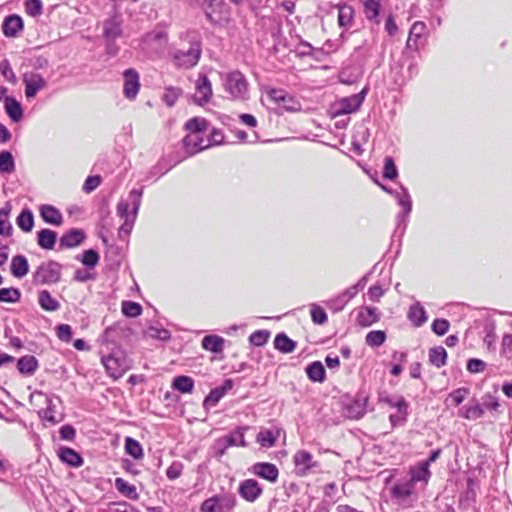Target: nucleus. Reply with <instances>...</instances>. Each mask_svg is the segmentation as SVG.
Returning a JSON list of instances; mask_svg holds the SVG:
<instances>
[{
	"label": "nucleus",
	"instance_id": "15",
	"mask_svg": "<svg viewBox=\"0 0 512 512\" xmlns=\"http://www.w3.org/2000/svg\"><path fill=\"white\" fill-rule=\"evenodd\" d=\"M262 492V487L255 479H246L242 481L238 488L239 495L248 502L256 501Z\"/></svg>",
	"mask_w": 512,
	"mask_h": 512
},
{
	"label": "nucleus",
	"instance_id": "29",
	"mask_svg": "<svg viewBox=\"0 0 512 512\" xmlns=\"http://www.w3.org/2000/svg\"><path fill=\"white\" fill-rule=\"evenodd\" d=\"M408 319L416 327L422 326L427 321L426 311L419 302H416L410 306L408 311Z\"/></svg>",
	"mask_w": 512,
	"mask_h": 512
},
{
	"label": "nucleus",
	"instance_id": "35",
	"mask_svg": "<svg viewBox=\"0 0 512 512\" xmlns=\"http://www.w3.org/2000/svg\"><path fill=\"white\" fill-rule=\"evenodd\" d=\"M426 30V25L424 22L417 21L415 22L409 32L407 46L409 48H417L418 40L424 35Z\"/></svg>",
	"mask_w": 512,
	"mask_h": 512
},
{
	"label": "nucleus",
	"instance_id": "21",
	"mask_svg": "<svg viewBox=\"0 0 512 512\" xmlns=\"http://www.w3.org/2000/svg\"><path fill=\"white\" fill-rule=\"evenodd\" d=\"M281 434L282 430L275 426L269 429H262L257 434L256 441L262 447L270 448L275 445Z\"/></svg>",
	"mask_w": 512,
	"mask_h": 512
},
{
	"label": "nucleus",
	"instance_id": "1",
	"mask_svg": "<svg viewBox=\"0 0 512 512\" xmlns=\"http://www.w3.org/2000/svg\"><path fill=\"white\" fill-rule=\"evenodd\" d=\"M143 189H132L126 199H121L117 204V215L124 220L118 231L120 238L127 237L136 221L141 205Z\"/></svg>",
	"mask_w": 512,
	"mask_h": 512
},
{
	"label": "nucleus",
	"instance_id": "4",
	"mask_svg": "<svg viewBox=\"0 0 512 512\" xmlns=\"http://www.w3.org/2000/svg\"><path fill=\"white\" fill-rule=\"evenodd\" d=\"M368 93V87H364L359 93L342 97L335 101L329 109L331 118H336L341 115H347L359 110L363 104L365 97Z\"/></svg>",
	"mask_w": 512,
	"mask_h": 512
},
{
	"label": "nucleus",
	"instance_id": "62",
	"mask_svg": "<svg viewBox=\"0 0 512 512\" xmlns=\"http://www.w3.org/2000/svg\"><path fill=\"white\" fill-rule=\"evenodd\" d=\"M181 95V89L175 87H168L165 89V93L163 95V101L168 106H173L177 101L178 97Z\"/></svg>",
	"mask_w": 512,
	"mask_h": 512
},
{
	"label": "nucleus",
	"instance_id": "20",
	"mask_svg": "<svg viewBox=\"0 0 512 512\" xmlns=\"http://www.w3.org/2000/svg\"><path fill=\"white\" fill-rule=\"evenodd\" d=\"M252 473L272 483L276 482L279 476L277 467L274 464L268 462L255 463L252 466Z\"/></svg>",
	"mask_w": 512,
	"mask_h": 512
},
{
	"label": "nucleus",
	"instance_id": "46",
	"mask_svg": "<svg viewBox=\"0 0 512 512\" xmlns=\"http://www.w3.org/2000/svg\"><path fill=\"white\" fill-rule=\"evenodd\" d=\"M125 450L126 453L132 456L134 459H141L143 457V449L141 444L131 437H127L125 439Z\"/></svg>",
	"mask_w": 512,
	"mask_h": 512
},
{
	"label": "nucleus",
	"instance_id": "50",
	"mask_svg": "<svg viewBox=\"0 0 512 512\" xmlns=\"http://www.w3.org/2000/svg\"><path fill=\"white\" fill-rule=\"evenodd\" d=\"M247 429H248L247 427H237L233 432H231L229 435H226L224 437L226 440L233 441L231 446L246 447L247 443L245 441L244 434Z\"/></svg>",
	"mask_w": 512,
	"mask_h": 512
},
{
	"label": "nucleus",
	"instance_id": "11",
	"mask_svg": "<svg viewBox=\"0 0 512 512\" xmlns=\"http://www.w3.org/2000/svg\"><path fill=\"white\" fill-rule=\"evenodd\" d=\"M213 95L212 84L205 74L200 73L195 82V93L193 101L199 106H203L210 102Z\"/></svg>",
	"mask_w": 512,
	"mask_h": 512
},
{
	"label": "nucleus",
	"instance_id": "30",
	"mask_svg": "<svg viewBox=\"0 0 512 512\" xmlns=\"http://www.w3.org/2000/svg\"><path fill=\"white\" fill-rule=\"evenodd\" d=\"M395 408H397V413L391 414L389 417L393 427L397 425H402L406 421V416L408 413V404L402 397H400L397 399Z\"/></svg>",
	"mask_w": 512,
	"mask_h": 512
},
{
	"label": "nucleus",
	"instance_id": "55",
	"mask_svg": "<svg viewBox=\"0 0 512 512\" xmlns=\"http://www.w3.org/2000/svg\"><path fill=\"white\" fill-rule=\"evenodd\" d=\"M0 73L9 83L13 85L17 83V77L14 71L12 70L8 59H3L0 62Z\"/></svg>",
	"mask_w": 512,
	"mask_h": 512
},
{
	"label": "nucleus",
	"instance_id": "8",
	"mask_svg": "<svg viewBox=\"0 0 512 512\" xmlns=\"http://www.w3.org/2000/svg\"><path fill=\"white\" fill-rule=\"evenodd\" d=\"M201 57V44L199 41L190 43L187 50L178 49L174 52L173 59L177 67L189 69L197 65Z\"/></svg>",
	"mask_w": 512,
	"mask_h": 512
},
{
	"label": "nucleus",
	"instance_id": "17",
	"mask_svg": "<svg viewBox=\"0 0 512 512\" xmlns=\"http://www.w3.org/2000/svg\"><path fill=\"white\" fill-rule=\"evenodd\" d=\"M124 87L123 92L126 98L134 99L140 88L139 74L134 69H127L123 73Z\"/></svg>",
	"mask_w": 512,
	"mask_h": 512
},
{
	"label": "nucleus",
	"instance_id": "2",
	"mask_svg": "<svg viewBox=\"0 0 512 512\" xmlns=\"http://www.w3.org/2000/svg\"><path fill=\"white\" fill-rule=\"evenodd\" d=\"M222 86L228 99L245 101L249 95V84L239 70H234L221 75Z\"/></svg>",
	"mask_w": 512,
	"mask_h": 512
},
{
	"label": "nucleus",
	"instance_id": "28",
	"mask_svg": "<svg viewBox=\"0 0 512 512\" xmlns=\"http://www.w3.org/2000/svg\"><path fill=\"white\" fill-rule=\"evenodd\" d=\"M38 366V360L32 355H25L17 361V369L23 375H33Z\"/></svg>",
	"mask_w": 512,
	"mask_h": 512
},
{
	"label": "nucleus",
	"instance_id": "38",
	"mask_svg": "<svg viewBox=\"0 0 512 512\" xmlns=\"http://www.w3.org/2000/svg\"><path fill=\"white\" fill-rule=\"evenodd\" d=\"M12 206L9 202H6L0 209V235H10L12 226L8 220Z\"/></svg>",
	"mask_w": 512,
	"mask_h": 512
},
{
	"label": "nucleus",
	"instance_id": "19",
	"mask_svg": "<svg viewBox=\"0 0 512 512\" xmlns=\"http://www.w3.org/2000/svg\"><path fill=\"white\" fill-rule=\"evenodd\" d=\"M413 493L414 485L408 480L396 483L391 490L392 497L402 505L410 504V498Z\"/></svg>",
	"mask_w": 512,
	"mask_h": 512
},
{
	"label": "nucleus",
	"instance_id": "18",
	"mask_svg": "<svg viewBox=\"0 0 512 512\" xmlns=\"http://www.w3.org/2000/svg\"><path fill=\"white\" fill-rule=\"evenodd\" d=\"M206 139L200 133H188L183 139V146L187 156H192L206 148Z\"/></svg>",
	"mask_w": 512,
	"mask_h": 512
},
{
	"label": "nucleus",
	"instance_id": "44",
	"mask_svg": "<svg viewBox=\"0 0 512 512\" xmlns=\"http://www.w3.org/2000/svg\"><path fill=\"white\" fill-rule=\"evenodd\" d=\"M185 128L188 133L204 134L207 131L208 122L204 118L194 117L186 122Z\"/></svg>",
	"mask_w": 512,
	"mask_h": 512
},
{
	"label": "nucleus",
	"instance_id": "61",
	"mask_svg": "<svg viewBox=\"0 0 512 512\" xmlns=\"http://www.w3.org/2000/svg\"><path fill=\"white\" fill-rule=\"evenodd\" d=\"M449 321L444 318H437L433 321L431 328L432 331L439 336H443L449 330Z\"/></svg>",
	"mask_w": 512,
	"mask_h": 512
},
{
	"label": "nucleus",
	"instance_id": "42",
	"mask_svg": "<svg viewBox=\"0 0 512 512\" xmlns=\"http://www.w3.org/2000/svg\"><path fill=\"white\" fill-rule=\"evenodd\" d=\"M38 300L41 308L46 311H56L60 306L59 302L47 290L39 293Z\"/></svg>",
	"mask_w": 512,
	"mask_h": 512
},
{
	"label": "nucleus",
	"instance_id": "31",
	"mask_svg": "<svg viewBox=\"0 0 512 512\" xmlns=\"http://www.w3.org/2000/svg\"><path fill=\"white\" fill-rule=\"evenodd\" d=\"M431 477V472L428 467V463L421 462L417 467L411 469V479L408 480L415 485L416 482H423L427 484Z\"/></svg>",
	"mask_w": 512,
	"mask_h": 512
},
{
	"label": "nucleus",
	"instance_id": "64",
	"mask_svg": "<svg viewBox=\"0 0 512 512\" xmlns=\"http://www.w3.org/2000/svg\"><path fill=\"white\" fill-rule=\"evenodd\" d=\"M485 368L486 363L481 359L471 358L467 361V370L472 374L481 373Z\"/></svg>",
	"mask_w": 512,
	"mask_h": 512
},
{
	"label": "nucleus",
	"instance_id": "14",
	"mask_svg": "<svg viewBox=\"0 0 512 512\" xmlns=\"http://www.w3.org/2000/svg\"><path fill=\"white\" fill-rule=\"evenodd\" d=\"M294 464L296 474L299 476H306L317 467V462L313 459L312 454L306 450H300L295 453Z\"/></svg>",
	"mask_w": 512,
	"mask_h": 512
},
{
	"label": "nucleus",
	"instance_id": "7",
	"mask_svg": "<svg viewBox=\"0 0 512 512\" xmlns=\"http://www.w3.org/2000/svg\"><path fill=\"white\" fill-rule=\"evenodd\" d=\"M367 281L368 275H364L355 285L345 289L336 297L327 300V308L334 313L341 311L352 298H354L360 291L364 289Z\"/></svg>",
	"mask_w": 512,
	"mask_h": 512
},
{
	"label": "nucleus",
	"instance_id": "3",
	"mask_svg": "<svg viewBox=\"0 0 512 512\" xmlns=\"http://www.w3.org/2000/svg\"><path fill=\"white\" fill-rule=\"evenodd\" d=\"M104 365L109 377L117 380L121 378L128 370L132 368V360L122 348L113 349L111 353L102 356Z\"/></svg>",
	"mask_w": 512,
	"mask_h": 512
},
{
	"label": "nucleus",
	"instance_id": "24",
	"mask_svg": "<svg viewBox=\"0 0 512 512\" xmlns=\"http://www.w3.org/2000/svg\"><path fill=\"white\" fill-rule=\"evenodd\" d=\"M85 238V234L80 229H71L60 238L61 248H73L82 243Z\"/></svg>",
	"mask_w": 512,
	"mask_h": 512
},
{
	"label": "nucleus",
	"instance_id": "63",
	"mask_svg": "<svg viewBox=\"0 0 512 512\" xmlns=\"http://www.w3.org/2000/svg\"><path fill=\"white\" fill-rule=\"evenodd\" d=\"M25 10L30 16H38L42 13V2L40 0H26Z\"/></svg>",
	"mask_w": 512,
	"mask_h": 512
},
{
	"label": "nucleus",
	"instance_id": "52",
	"mask_svg": "<svg viewBox=\"0 0 512 512\" xmlns=\"http://www.w3.org/2000/svg\"><path fill=\"white\" fill-rule=\"evenodd\" d=\"M232 443V440H226L225 437L216 439L212 446L214 457L220 459L226 453V450L231 447Z\"/></svg>",
	"mask_w": 512,
	"mask_h": 512
},
{
	"label": "nucleus",
	"instance_id": "34",
	"mask_svg": "<svg viewBox=\"0 0 512 512\" xmlns=\"http://www.w3.org/2000/svg\"><path fill=\"white\" fill-rule=\"evenodd\" d=\"M38 245L43 249H53L56 239L57 233L50 229H42L38 233Z\"/></svg>",
	"mask_w": 512,
	"mask_h": 512
},
{
	"label": "nucleus",
	"instance_id": "57",
	"mask_svg": "<svg viewBox=\"0 0 512 512\" xmlns=\"http://www.w3.org/2000/svg\"><path fill=\"white\" fill-rule=\"evenodd\" d=\"M469 392L470 391L468 388H458L448 395L447 401H450L453 405L458 406L465 400Z\"/></svg>",
	"mask_w": 512,
	"mask_h": 512
},
{
	"label": "nucleus",
	"instance_id": "43",
	"mask_svg": "<svg viewBox=\"0 0 512 512\" xmlns=\"http://www.w3.org/2000/svg\"><path fill=\"white\" fill-rule=\"evenodd\" d=\"M483 414V408L477 403L474 405H465L459 410V416L469 420L479 419Z\"/></svg>",
	"mask_w": 512,
	"mask_h": 512
},
{
	"label": "nucleus",
	"instance_id": "26",
	"mask_svg": "<svg viewBox=\"0 0 512 512\" xmlns=\"http://www.w3.org/2000/svg\"><path fill=\"white\" fill-rule=\"evenodd\" d=\"M5 112L13 122H19L23 118V109L21 103L14 97H5Z\"/></svg>",
	"mask_w": 512,
	"mask_h": 512
},
{
	"label": "nucleus",
	"instance_id": "33",
	"mask_svg": "<svg viewBox=\"0 0 512 512\" xmlns=\"http://www.w3.org/2000/svg\"><path fill=\"white\" fill-rule=\"evenodd\" d=\"M224 347V339L217 335H207L202 339V348L213 353H221Z\"/></svg>",
	"mask_w": 512,
	"mask_h": 512
},
{
	"label": "nucleus",
	"instance_id": "32",
	"mask_svg": "<svg viewBox=\"0 0 512 512\" xmlns=\"http://www.w3.org/2000/svg\"><path fill=\"white\" fill-rule=\"evenodd\" d=\"M354 9L346 4L338 5V24L342 28L349 29L352 26Z\"/></svg>",
	"mask_w": 512,
	"mask_h": 512
},
{
	"label": "nucleus",
	"instance_id": "27",
	"mask_svg": "<svg viewBox=\"0 0 512 512\" xmlns=\"http://www.w3.org/2000/svg\"><path fill=\"white\" fill-rule=\"evenodd\" d=\"M11 274L16 278H23L29 272L28 260L23 255H16L11 260Z\"/></svg>",
	"mask_w": 512,
	"mask_h": 512
},
{
	"label": "nucleus",
	"instance_id": "36",
	"mask_svg": "<svg viewBox=\"0 0 512 512\" xmlns=\"http://www.w3.org/2000/svg\"><path fill=\"white\" fill-rule=\"evenodd\" d=\"M366 18L370 21L379 23L378 16L380 13V3L377 0H360Z\"/></svg>",
	"mask_w": 512,
	"mask_h": 512
},
{
	"label": "nucleus",
	"instance_id": "40",
	"mask_svg": "<svg viewBox=\"0 0 512 512\" xmlns=\"http://www.w3.org/2000/svg\"><path fill=\"white\" fill-rule=\"evenodd\" d=\"M447 352L444 347L437 346L429 350V361L432 365L440 368L446 364Z\"/></svg>",
	"mask_w": 512,
	"mask_h": 512
},
{
	"label": "nucleus",
	"instance_id": "59",
	"mask_svg": "<svg viewBox=\"0 0 512 512\" xmlns=\"http://www.w3.org/2000/svg\"><path fill=\"white\" fill-rule=\"evenodd\" d=\"M81 262L88 268H94L99 262V254L94 249L86 250L83 253Z\"/></svg>",
	"mask_w": 512,
	"mask_h": 512
},
{
	"label": "nucleus",
	"instance_id": "16",
	"mask_svg": "<svg viewBox=\"0 0 512 512\" xmlns=\"http://www.w3.org/2000/svg\"><path fill=\"white\" fill-rule=\"evenodd\" d=\"M380 320V312L376 307L362 306L356 310V323L361 327H369Z\"/></svg>",
	"mask_w": 512,
	"mask_h": 512
},
{
	"label": "nucleus",
	"instance_id": "54",
	"mask_svg": "<svg viewBox=\"0 0 512 512\" xmlns=\"http://www.w3.org/2000/svg\"><path fill=\"white\" fill-rule=\"evenodd\" d=\"M121 32V27L116 21L109 20L105 22L104 35L107 39L114 40L121 35Z\"/></svg>",
	"mask_w": 512,
	"mask_h": 512
},
{
	"label": "nucleus",
	"instance_id": "9",
	"mask_svg": "<svg viewBox=\"0 0 512 512\" xmlns=\"http://www.w3.org/2000/svg\"><path fill=\"white\" fill-rule=\"evenodd\" d=\"M268 99L275 103L277 114L284 112H296L301 109L300 103L291 95L281 89H271L267 94Z\"/></svg>",
	"mask_w": 512,
	"mask_h": 512
},
{
	"label": "nucleus",
	"instance_id": "48",
	"mask_svg": "<svg viewBox=\"0 0 512 512\" xmlns=\"http://www.w3.org/2000/svg\"><path fill=\"white\" fill-rule=\"evenodd\" d=\"M39 416L42 420L47 421L52 425H55L61 421V419L56 418L55 406L49 397H47V407L39 411Z\"/></svg>",
	"mask_w": 512,
	"mask_h": 512
},
{
	"label": "nucleus",
	"instance_id": "37",
	"mask_svg": "<svg viewBox=\"0 0 512 512\" xmlns=\"http://www.w3.org/2000/svg\"><path fill=\"white\" fill-rule=\"evenodd\" d=\"M114 484L116 489L125 497L131 500H137L139 498L136 487L134 485L129 484L123 478H116Z\"/></svg>",
	"mask_w": 512,
	"mask_h": 512
},
{
	"label": "nucleus",
	"instance_id": "25",
	"mask_svg": "<svg viewBox=\"0 0 512 512\" xmlns=\"http://www.w3.org/2000/svg\"><path fill=\"white\" fill-rule=\"evenodd\" d=\"M40 215L42 219L48 224L60 226L63 222V216L61 212L52 205H42L40 207Z\"/></svg>",
	"mask_w": 512,
	"mask_h": 512
},
{
	"label": "nucleus",
	"instance_id": "10",
	"mask_svg": "<svg viewBox=\"0 0 512 512\" xmlns=\"http://www.w3.org/2000/svg\"><path fill=\"white\" fill-rule=\"evenodd\" d=\"M236 505V498L231 494H219L212 496L201 504L202 512H229Z\"/></svg>",
	"mask_w": 512,
	"mask_h": 512
},
{
	"label": "nucleus",
	"instance_id": "13",
	"mask_svg": "<svg viewBox=\"0 0 512 512\" xmlns=\"http://www.w3.org/2000/svg\"><path fill=\"white\" fill-rule=\"evenodd\" d=\"M367 398L358 396L343 402V415L350 419H359L366 413Z\"/></svg>",
	"mask_w": 512,
	"mask_h": 512
},
{
	"label": "nucleus",
	"instance_id": "51",
	"mask_svg": "<svg viewBox=\"0 0 512 512\" xmlns=\"http://www.w3.org/2000/svg\"><path fill=\"white\" fill-rule=\"evenodd\" d=\"M366 344L370 347H379L386 340V333L382 330H373L366 335Z\"/></svg>",
	"mask_w": 512,
	"mask_h": 512
},
{
	"label": "nucleus",
	"instance_id": "45",
	"mask_svg": "<svg viewBox=\"0 0 512 512\" xmlns=\"http://www.w3.org/2000/svg\"><path fill=\"white\" fill-rule=\"evenodd\" d=\"M17 225L25 232L32 230L34 225L33 213L29 209H23L17 217Z\"/></svg>",
	"mask_w": 512,
	"mask_h": 512
},
{
	"label": "nucleus",
	"instance_id": "49",
	"mask_svg": "<svg viewBox=\"0 0 512 512\" xmlns=\"http://www.w3.org/2000/svg\"><path fill=\"white\" fill-rule=\"evenodd\" d=\"M15 170V163L12 154L9 151L0 153V172L10 174Z\"/></svg>",
	"mask_w": 512,
	"mask_h": 512
},
{
	"label": "nucleus",
	"instance_id": "5",
	"mask_svg": "<svg viewBox=\"0 0 512 512\" xmlns=\"http://www.w3.org/2000/svg\"><path fill=\"white\" fill-rule=\"evenodd\" d=\"M379 186L387 193L393 195L397 200L398 205H400L403 209L402 212L398 213L396 216L397 227L396 230L403 232L407 226L408 217L412 211V200L410 194L404 186H400V190H392L391 188L379 184Z\"/></svg>",
	"mask_w": 512,
	"mask_h": 512
},
{
	"label": "nucleus",
	"instance_id": "60",
	"mask_svg": "<svg viewBox=\"0 0 512 512\" xmlns=\"http://www.w3.org/2000/svg\"><path fill=\"white\" fill-rule=\"evenodd\" d=\"M270 333L266 330H258L253 332L250 337L249 341L254 346H262L264 345L268 339H269Z\"/></svg>",
	"mask_w": 512,
	"mask_h": 512
},
{
	"label": "nucleus",
	"instance_id": "58",
	"mask_svg": "<svg viewBox=\"0 0 512 512\" xmlns=\"http://www.w3.org/2000/svg\"><path fill=\"white\" fill-rule=\"evenodd\" d=\"M222 397H224L223 392L220 391V389H217L216 387L212 389L206 396L203 405L206 409L214 407L217 405V403L221 400Z\"/></svg>",
	"mask_w": 512,
	"mask_h": 512
},
{
	"label": "nucleus",
	"instance_id": "22",
	"mask_svg": "<svg viewBox=\"0 0 512 512\" xmlns=\"http://www.w3.org/2000/svg\"><path fill=\"white\" fill-rule=\"evenodd\" d=\"M22 29L23 20L16 14L7 16L2 25L3 33L7 37H15Z\"/></svg>",
	"mask_w": 512,
	"mask_h": 512
},
{
	"label": "nucleus",
	"instance_id": "23",
	"mask_svg": "<svg viewBox=\"0 0 512 512\" xmlns=\"http://www.w3.org/2000/svg\"><path fill=\"white\" fill-rule=\"evenodd\" d=\"M57 454L63 463L71 467L78 468L83 464L81 455L72 448L60 447Z\"/></svg>",
	"mask_w": 512,
	"mask_h": 512
},
{
	"label": "nucleus",
	"instance_id": "56",
	"mask_svg": "<svg viewBox=\"0 0 512 512\" xmlns=\"http://www.w3.org/2000/svg\"><path fill=\"white\" fill-rule=\"evenodd\" d=\"M398 176V171L394 160L391 156H386L384 159L383 177L386 179L394 180Z\"/></svg>",
	"mask_w": 512,
	"mask_h": 512
},
{
	"label": "nucleus",
	"instance_id": "39",
	"mask_svg": "<svg viewBox=\"0 0 512 512\" xmlns=\"http://www.w3.org/2000/svg\"><path fill=\"white\" fill-rule=\"evenodd\" d=\"M172 388L181 393H191L194 388V381L189 376L180 375L173 379Z\"/></svg>",
	"mask_w": 512,
	"mask_h": 512
},
{
	"label": "nucleus",
	"instance_id": "12",
	"mask_svg": "<svg viewBox=\"0 0 512 512\" xmlns=\"http://www.w3.org/2000/svg\"><path fill=\"white\" fill-rule=\"evenodd\" d=\"M23 83L25 85V96L28 99L34 98L39 91L47 86L46 80L39 73L33 71L23 74Z\"/></svg>",
	"mask_w": 512,
	"mask_h": 512
},
{
	"label": "nucleus",
	"instance_id": "6",
	"mask_svg": "<svg viewBox=\"0 0 512 512\" xmlns=\"http://www.w3.org/2000/svg\"><path fill=\"white\" fill-rule=\"evenodd\" d=\"M62 266L56 261H47L41 263L33 273L34 284H55L61 278Z\"/></svg>",
	"mask_w": 512,
	"mask_h": 512
},
{
	"label": "nucleus",
	"instance_id": "41",
	"mask_svg": "<svg viewBox=\"0 0 512 512\" xmlns=\"http://www.w3.org/2000/svg\"><path fill=\"white\" fill-rule=\"evenodd\" d=\"M274 346L277 350L283 353H290L295 349L296 343L291 340L286 334H277L274 339Z\"/></svg>",
	"mask_w": 512,
	"mask_h": 512
},
{
	"label": "nucleus",
	"instance_id": "47",
	"mask_svg": "<svg viewBox=\"0 0 512 512\" xmlns=\"http://www.w3.org/2000/svg\"><path fill=\"white\" fill-rule=\"evenodd\" d=\"M21 298V292L18 288L9 287L0 289V302L16 303Z\"/></svg>",
	"mask_w": 512,
	"mask_h": 512
},
{
	"label": "nucleus",
	"instance_id": "53",
	"mask_svg": "<svg viewBox=\"0 0 512 512\" xmlns=\"http://www.w3.org/2000/svg\"><path fill=\"white\" fill-rule=\"evenodd\" d=\"M121 310L127 317H137L142 313L141 305L133 301H123Z\"/></svg>",
	"mask_w": 512,
	"mask_h": 512
}]
</instances>
